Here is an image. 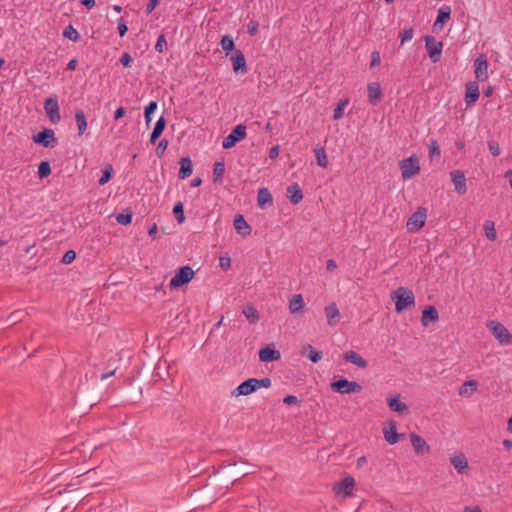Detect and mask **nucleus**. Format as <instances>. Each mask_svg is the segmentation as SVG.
<instances>
[{
  "label": "nucleus",
  "instance_id": "nucleus-34",
  "mask_svg": "<svg viewBox=\"0 0 512 512\" xmlns=\"http://www.w3.org/2000/svg\"><path fill=\"white\" fill-rule=\"evenodd\" d=\"M477 385L478 383L475 380H469L464 382L459 389V395L464 397L472 395L476 391Z\"/></svg>",
  "mask_w": 512,
  "mask_h": 512
},
{
  "label": "nucleus",
  "instance_id": "nucleus-1",
  "mask_svg": "<svg viewBox=\"0 0 512 512\" xmlns=\"http://www.w3.org/2000/svg\"><path fill=\"white\" fill-rule=\"evenodd\" d=\"M391 299L395 302V311L397 313H401L415 305L414 293L406 287H399L393 291Z\"/></svg>",
  "mask_w": 512,
  "mask_h": 512
},
{
  "label": "nucleus",
  "instance_id": "nucleus-47",
  "mask_svg": "<svg viewBox=\"0 0 512 512\" xmlns=\"http://www.w3.org/2000/svg\"><path fill=\"white\" fill-rule=\"evenodd\" d=\"M116 220L121 225H128L132 221V215L130 213H120L116 216Z\"/></svg>",
  "mask_w": 512,
  "mask_h": 512
},
{
  "label": "nucleus",
  "instance_id": "nucleus-63",
  "mask_svg": "<svg viewBox=\"0 0 512 512\" xmlns=\"http://www.w3.org/2000/svg\"><path fill=\"white\" fill-rule=\"evenodd\" d=\"M125 114V109L123 107H120L118 108L115 112H114V119L115 120H118L120 119L121 117H123Z\"/></svg>",
  "mask_w": 512,
  "mask_h": 512
},
{
  "label": "nucleus",
  "instance_id": "nucleus-36",
  "mask_svg": "<svg viewBox=\"0 0 512 512\" xmlns=\"http://www.w3.org/2000/svg\"><path fill=\"white\" fill-rule=\"evenodd\" d=\"M314 153L317 164L322 168H326L328 166V158L325 149L323 147L315 148Z\"/></svg>",
  "mask_w": 512,
  "mask_h": 512
},
{
  "label": "nucleus",
  "instance_id": "nucleus-9",
  "mask_svg": "<svg viewBox=\"0 0 512 512\" xmlns=\"http://www.w3.org/2000/svg\"><path fill=\"white\" fill-rule=\"evenodd\" d=\"M35 143L41 144L44 147H55L58 143L55 133L52 129L45 128L37 135L32 137Z\"/></svg>",
  "mask_w": 512,
  "mask_h": 512
},
{
  "label": "nucleus",
  "instance_id": "nucleus-12",
  "mask_svg": "<svg viewBox=\"0 0 512 512\" xmlns=\"http://www.w3.org/2000/svg\"><path fill=\"white\" fill-rule=\"evenodd\" d=\"M488 60L486 55L481 54L474 61V73L478 81H485L488 79Z\"/></svg>",
  "mask_w": 512,
  "mask_h": 512
},
{
  "label": "nucleus",
  "instance_id": "nucleus-6",
  "mask_svg": "<svg viewBox=\"0 0 512 512\" xmlns=\"http://www.w3.org/2000/svg\"><path fill=\"white\" fill-rule=\"evenodd\" d=\"M246 126L243 124L237 125L228 136H226L222 141V146L224 149H230L236 145L237 142L245 139Z\"/></svg>",
  "mask_w": 512,
  "mask_h": 512
},
{
  "label": "nucleus",
  "instance_id": "nucleus-28",
  "mask_svg": "<svg viewBox=\"0 0 512 512\" xmlns=\"http://www.w3.org/2000/svg\"><path fill=\"white\" fill-rule=\"evenodd\" d=\"M75 121L78 129V135L82 136L87 130V119L82 109H77L75 112Z\"/></svg>",
  "mask_w": 512,
  "mask_h": 512
},
{
  "label": "nucleus",
  "instance_id": "nucleus-24",
  "mask_svg": "<svg viewBox=\"0 0 512 512\" xmlns=\"http://www.w3.org/2000/svg\"><path fill=\"white\" fill-rule=\"evenodd\" d=\"M288 198L293 204H298L303 200V193L297 183H293L287 187Z\"/></svg>",
  "mask_w": 512,
  "mask_h": 512
},
{
  "label": "nucleus",
  "instance_id": "nucleus-41",
  "mask_svg": "<svg viewBox=\"0 0 512 512\" xmlns=\"http://www.w3.org/2000/svg\"><path fill=\"white\" fill-rule=\"evenodd\" d=\"M220 44L221 48L226 52V55H228L230 51L234 50V40L229 35H224Z\"/></svg>",
  "mask_w": 512,
  "mask_h": 512
},
{
  "label": "nucleus",
  "instance_id": "nucleus-4",
  "mask_svg": "<svg viewBox=\"0 0 512 512\" xmlns=\"http://www.w3.org/2000/svg\"><path fill=\"white\" fill-rule=\"evenodd\" d=\"M330 386L333 391L340 394L359 393L362 390V386L359 383L345 378L333 381Z\"/></svg>",
  "mask_w": 512,
  "mask_h": 512
},
{
  "label": "nucleus",
  "instance_id": "nucleus-32",
  "mask_svg": "<svg viewBox=\"0 0 512 512\" xmlns=\"http://www.w3.org/2000/svg\"><path fill=\"white\" fill-rule=\"evenodd\" d=\"M258 206L263 208L266 204H272V195L267 188H261L257 194Z\"/></svg>",
  "mask_w": 512,
  "mask_h": 512
},
{
  "label": "nucleus",
  "instance_id": "nucleus-13",
  "mask_svg": "<svg viewBox=\"0 0 512 512\" xmlns=\"http://www.w3.org/2000/svg\"><path fill=\"white\" fill-rule=\"evenodd\" d=\"M256 390H258L256 385V378H249L232 391V396H247Z\"/></svg>",
  "mask_w": 512,
  "mask_h": 512
},
{
  "label": "nucleus",
  "instance_id": "nucleus-35",
  "mask_svg": "<svg viewBox=\"0 0 512 512\" xmlns=\"http://www.w3.org/2000/svg\"><path fill=\"white\" fill-rule=\"evenodd\" d=\"M450 15L451 8L449 6H442L441 8H439L434 26L446 23L450 19Z\"/></svg>",
  "mask_w": 512,
  "mask_h": 512
},
{
  "label": "nucleus",
  "instance_id": "nucleus-2",
  "mask_svg": "<svg viewBox=\"0 0 512 512\" xmlns=\"http://www.w3.org/2000/svg\"><path fill=\"white\" fill-rule=\"evenodd\" d=\"M399 168L404 180L411 179L420 172L419 158L416 155H412L403 159L399 162Z\"/></svg>",
  "mask_w": 512,
  "mask_h": 512
},
{
  "label": "nucleus",
  "instance_id": "nucleus-25",
  "mask_svg": "<svg viewBox=\"0 0 512 512\" xmlns=\"http://www.w3.org/2000/svg\"><path fill=\"white\" fill-rule=\"evenodd\" d=\"M234 228L242 236H247L251 232V227L248 225L243 215H237L234 219Z\"/></svg>",
  "mask_w": 512,
  "mask_h": 512
},
{
  "label": "nucleus",
  "instance_id": "nucleus-33",
  "mask_svg": "<svg viewBox=\"0 0 512 512\" xmlns=\"http://www.w3.org/2000/svg\"><path fill=\"white\" fill-rule=\"evenodd\" d=\"M165 126H166V120L164 117H160L155 126H154V129L151 133V136H150V142L151 143H155L156 140L160 137V135L162 134V132L164 131L165 129Z\"/></svg>",
  "mask_w": 512,
  "mask_h": 512
},
{
  "label": "nucleus",
  "instance_id": "nucleus-52",
  "mask_svg": "<svg viewBox=\"0 0 512 512\" xmlns=\"http://www.w3.org/2000/svg\"><path fill=\"white\" fill-rule=\"evenodd\" d=\"M488 147L493 156H498L500 154V147L496 141H489Z\"/></svg>",
  "mask_w": 512,
  "mask_h": 512
},
{
  "label": "nucleus",
  "instance_id": "nucleus-30",
  "mask_svg": "<svg viewBox=\"0 0 512 512\" xmlns=\"http://www.w3.org/2000/svg\"><path fill=\"white\" fill-rule=\"evenodd\" d=\"M304 307V299L301 294H295L289 301V310L292 314L302 311Z\"/></svg>",
  "mask_w": 512,
  "mask_h": 512
},
{
  "label": "nucleus",
  "instance_id": "nucleus-50",
  "mask_svg": "<svg viewBox=\"0 0 512 512\" xmlns=\"http://www.w3.org/2000/svg\"><path fill=\"white\" fill-rule=\"evenodd\" d=\"M271 379L268 378V377H264L262 379H257L256 378V385H257V389L259 388H269L271 387Z\"/></svg>",
  "mask_w": 512,
  "mask_h": 512
},
{
  "label": "nucleus",
  "instance_id": "nucleus-48",
  "mask_svg": "<svg viewBox=\"0 0 512 512\" xmlns=\"http://www.w3.org/2000/svg\"><path fill=\"white\" fill-rule=\"evenodd\" d=\"M258 28H259V23L256 21V20H251L248 24H247V32L251 35V36H254L258 33Z\"/></svg>",
  "mask_w": 512,
  "mask_h": 512
},
{
  "label": "nucleus",
  "instance_id": "nucleus-10",
  "mask_svg": "<svg viewBox=\"0 0 512 512\" xmlns=\"http://www.w3.org/2000/svg\"><path fill=\"white\" fill-rule=\"evenodd\" d=\"M426 209L418 208L416 212H414L407 222V227L410 232H416L421 229L426 222Z\"/></svg>",
  "mask_w": 512,
  "mask_h": 512
},
{
  "label": "nucleus",
  "instance_id": "nucleus-44",
  "mask_svg": "<svg viewBox=\"0 0 512 512\" xmlns=\"http://www.w3.org/2000/svg\"><path fill=\"white\" fill-rule=\"evenodd\" d=\"M112 172H113L112 166L111 165H107L105 167V169L103 170V175L99 179L98 184L100 186H102V185H105L107 182H109L111 177H112Z\"/></svg>",
  "mask_w": 512,
  "mask_h": 512
},
{
  "label": "nucleus",
  "instance_id": "nucleus-21",
  "mask_svg": "<svg viewBox=\"0 0 512 512\" xmlns=\"http://www.w3.org/2000/svg\"><path fill=\"white\" fill-rule=\"evenodd\" d=\"M368 101L375 105L382 99V90L378 82H371L367 86Z\"/></svg>",
  "mask_w": 512,
  "mask_h": 512
},
{
  "label": "nucleus",
  "instance_id": "nucleus-22",
  "mask_svg": "<svg viewBox=\"0 0 512 512\" xmlns=\"http://www.w3.org/2000/svg\"><path fill=\"white\" fill-rule=\"evenodd\" d=\"M388 407L398 413V414H406L408 412V406L400 401V395L397 394L394 397H390L387 399Z\"/></svg>",
  "mask_w": 512,
  "mask_h": 512
},
{
  "label": "nucleus",
  "instance_id": "nucleus-15",
  "mask_svg": "<svg viewBox=\"0 0 512 512\" xmlns=\"http://www.w3.org/2000/svg\"><path fill=\"white\" fill-rule=\"evenodd\" d=\"M410 442L413 446V449L417 455L425 454L430 452V446L427 442L417 433H411L409 435Z\"/></svg>",
  "mask_w": 512,
  "mask_h": 512
},
{
  "label": "nucleus",
  "instance_id": "nucleus-18",
  "mask_svg": "<svg viewBox=\"0 0 512 512\" xmlns=\"http://www.w3.org/2000/svg\"><path fill=\"white\" fill-rule=\"evenodd\" d=\"M452 182L454 184L455 191L459 194L466 192V178L462 171L454 170L450 173Z\"/></svg>",
  "mask_w": 512,
  "mask_h": 512
},
{
  "label": "nucleus",
  "instance_id": "nucleus-3",
  "mask_svg": "<svg viewBox=\"0 0 512 512\" xmlns=\"http://www.w3.org/2000/svg\"><path fill=\"white\" fill-rule=\"evenodd\" d=\"M487 327L501 345L512 343V335L502 323L492 320L487 323Z\"/></svg>",
  "mask_w": 512,
  "mask_h": 512
},
{
  "label": "nucleus",
  "instance_id": "nucleus-56",
  "mask_svg": "<svg viewBox=\"0 0 512 512\" xmlns=\"http://www.w3.org/2000/svg\"><path fill=\"white\" fill-rule=\"evenodd\" d=\"M167 146H168V141L166 139L160 140V142L158 143L157 148H156V154L158 156L162 155L164 153V151L167 149Z\"/></svg>",
  "mask_w": 512,
  "mask_h": 512
},
{
  "label": "nucleus",
  "instance_id": "nucleus-64",
  "mask_svg": "<svg viewBox=\"0 0 512 512\" xmlns=\"http://www.w3.org/2000/svg\"><path fill=\"white\" fill-rule=\"evenodd\" d=\"M464 512H482L481 508L478 507V506H475V507H469V506H466L464 508Z\"/></svg>",
  "mask_w": 512,
  "mask_h": 512
},
{
  "label": "nucleus",
  "instance_id": "nucleus-29",
  "mask_svg": "<svg viewBox=\"0 0 512 512\" xmlns=\"http://www.w3.org/2000/svg\"><path fill=\"white\" fill-rule=\"evenodd\" d=\"M301 355L307 357L313 363H317L322 358V353L317 351L312 345H306L301 350Z\"/></svg>",
  "mask_w": 512,
  "mask_h": 512
},
{
  "label": "nucleus",
  "instance_id": "nucleus-42",
  "mask_svg": "<svg viewBox=\"0 0 512 512\" xmlns=\"http://www.w3.org/2000/svg\"><path fill=\"white\" fill-rule=\"evenodd\" d=\"M348 104V99L341 100L333 111V119L339 120L343 117L344 109Z\"/></svg>",
  "mask_w": 512,
  "mask_h": 512
},
{
  "label": "nucleus",
  "instance_id": "nucleus-51",
  "mask_svg": "<svg viewBox=\"0 0 512 512\" xmlns=\"http://www.w3.org/2000/svg\"><path fill=\"white\" fill-rule=\"evenodd\" d=\"M380 63H381L380 53L378 51H373L371 53L370 67L372 68V67L378 66Z\"/></svg>",
  "mask_w": 512,
  "mask_h": 512
},
{
  "label": "nucleus",
  "instance_id": "nucleus-26",
  "mask_svg": "<svg viewBox=\"0 0 512 512\" xmlns=\"http://www.w3.org/2000/svg\"><path fill=\"white\" fill-rule=\"evenodd\" d=\"M180 170H179V178L185 179L189 177L193 172L192 161L189 157H182L179 161Z\"/></svg>",
  "mask_w": 512,
  "mask_h": 512
},
{
  "label": "nucleus",
  "instance_id": "nucleus-19",
  "mask_svg": "<svg viewBox=\"0 0 512 512\" xmlns=\"http://www.w3.org/2000/svg\"><path fill=\"white\" fill-rule=\"evenodd\" d=\"M450 463L458 474H463L468 469V460L462 452L452 455L450 457Z\"/></svg>",
  "mask_w": 512,
  "mask_h": 512
},
{
  "label": "nucleus",
  "instance_id": "nucleus-61",
  "mask_svg": "<svg viewBox=\"0 0 512 512\" xmlns=\"http://www.w3.org/2000/svg\"><path fill=\"white\" fill-rule=\"evenodd\" d=\"M157 109V102L155 101H151L146 107H145V112L146 114H152L154 113V111Z\"/></svg>",
  "mask_w": 512,
  "mask_h": 512
},
{
  "label": "nucleus",
  "instance_id": "nucleus-54",
  "mask_svg": "<svg viewBox=\"0 0 512 512\" xmlns=\"http://www.w3.org/2000/svg\"><path fill=\"white\" fill-rule=\"evenodd\" d=\"M430 157L440 156V148L436 141H433L429 147Z\"/></svg>",
  "mask_w": 512,
  "mask_h": 512
},
{
  "label": "nucleus",
  "instance_id": "nucleus-8",
  "mask_svg": "<svg viewBox=\"0 0 512 512\" xmlns=\"http://www.w3.org/2000/svg\"><path fill=\"white\" fill-rule=\"evenodd\" d=\"M44 110L49 117L51 123L56 124L60 122L61 115L59 112V104L57 97H49L44 102Z\"/></svg>",
  "mask_w": 512,
  "mask_h": 512
},
{
  "label": "nucleus",
  "instance_id": "nucleus-14",
  "mask_svg": "<svg viewBox=\"0 0 512 512\" xmlns=\"http://www.w3.org/2000/svg\"><path fill=\"white\" fill-rule=\"evenodd\" d=\"M232 68L235 73H246L247 65L246 59L241 50H235L230 57Z\"/></svg>",
  "mask_w": 512,
  "mask_h": 512
},
{
  "label": "nucleus",
  "instance_id": "nucleus-62",
  "mask_svg": "<svg viewBox=\"0 0 512 512\" xmlns=\"http://www.w3.org/2000/svg\"><path fill=\"white\" fill-rule=\"evenodd\" d=\"M278 154H279V146H273L271 149H270V152H269V156L271 159H275L278 157Z\"/></svg>",
  "mask_w": 512,
  "mask_h": 512
},
{
  "label": "nucleus",
  "instance_id": "nucleus-45",
  "mask_svg": "<svg viewBox=\"0 0 512 512\" xmlns=\"http://www.w3.org/2000/svg\"><path fill=\"white\" fill-rule=\"evenodd\" d=\"M173 213L176 217V220L178 221V223H183L184 220H185V217H184V214H183V204L181 202H178L174 208H173Z\"/></svg>",
  "mask_w": 512,
  "mask_h": 512
},
{
  "label": "nucleus",
  "instance_id": "nucleus-49",
  "mask_svg": "<svg viewBox=\"0 0 512 512\" xmlns=\"http://www.w3.org/2000/svg\"><path fill=\"white\" fill-rule=\"evenodd\" d=\"M219 265L223 270H227L231 266V258L228 255H223L219 258Z\"/></svg>",
  "mask_w": 512,
  "mask_h": 512
},
{
  "label": "nucleus",
  "instance_id": "nucleus-59",
  "mask_svg": "<svg viewBox=\"0 0 512 512\" xmlns=\"http://www.w3.org/2000/svg\"><path fill=\"white\" fill-rule=\"evenodd\" d=\"M283 403L287 404V405L298 404L299 400L294 395H287V396L284 397Z\"/></svg>",
  "mask_w": 512,
  "mask_h": 512
},
{
  "label": "nucleus",
  "instance_id": "nucleus-58",
  "mask_svg": "<svg viewBox=\"0 0 512 512\" xmlns=\"http://www.w3.org/2000/svg\"><path fill=\"white\" fill-rule=\"evenodd\" d=\"M132 62V58L130 56L129 53H124L121 58H120V63L124 66V67H128Z\"/></svg>",
  "mask_w": 512,
  "mask_h": 512
},
{
  "label": "nucleus",
  "instance_id": "nucleus-53",
  "mask_svg": "<svg viewBox=\"0 0 512 512\" xmlns=\"http://www.w3.org/2000/svg\"><path fill=\"white\" fill-rule=\"evenodd\" d=\"M413 38V29L409 28L402 32L401 34V43H405L410 41Z\"/></svg>",
  "mask_w": 512,
  "mask_h": 512
},
{
  "label": "nucleus",
  "instance_id": "nucleus-20",
  "mask_svg": "<svg viewBox=\"0 0 512 512\" xmlns=\"http://www.w3.org/2000/svg\"><path fill=\"white\" fill-rule=\"evenodd\" d=\"M280 358V352L271 346H266L259 350V359L261 362L277 361Z\"/></svg>",
  "mask_w": 512,
  "mask_h": 512
},
{
  "label": "nucleus",
  "instance_id": "nucleus-43",
  "mask_svg": "<svg viewBox=\"0 0 512 512\" xmlns=\"http://www.w3.org/2000/svg\"><path fill=\"white\" fill-rule=\"evenodd\" d=\"M51 174V167L49 162L42 161L38 166V175L40 178H45Z\"/></svg>",
  "mask_w": 512,
  "mask_h": 512
},
{
  "label": "nucleus",
  "instance_id": "nucleus-27",
  "mask_svg": "<svg viewBox=\"0 0 512 512\" xmlns=\"http://www.w3.org/2000/svg\"><path fill=\"white\" fill-rule=\"evenodd\" d=\"M439 319V314L434 306H429L422 312L421 322L423 326H427L429 322H436Z\"/></svg>",
  "mask_w": 512,
  "mask_h": 512
},
{
  "label": "nucleus",
  "instance_id": "nucleus-11",
  "mask_svg": "<svg viewBox=\"0 0 512 512\" xmlns=\"http://www.w3.org/2000/svg\"><path fill=\"white\" fill-rule=\"evenodd\" d=\"M355 487V480L351 476L343 478L339 483L334 485V492L338 496L344 498L352 496V490Z\"/></svg>",
  "mask_w": 512,
  "mask_h": 512
},
{
  "label": "nucleus",
  "instance_id": "nucleus-46",
  "mask_svg": "<svg viewBox=\"0 0 512 512\" xmlns=\"http://www.w3.org/2000/svg\"><path fill=\"white\" fill-rule=\"evenodd\" d=\"M166 45H167L166 38L163 34H161L158 37L157 42L155 44V50L159 53H163L164 50L166 49Z\"/></svg>",
  "mask_w": 512,
  "mask_h": 512
},
{
  "label": "nucleus",
  "instance_id": "nucleus-7",
  "mask_svg": "<svg viewBox=\"0 0 512 512\" xmlns=\"http://www.w3.org/2000/svg\"><path fill=\"white\" fill-rule=\"evenodd\" d=\"M425 47L428 51L429 57L433 63L440 60L443 43L437 41L434 36L428 35L425 37Z\"/></svg>",
  "mask_w": 512,
  "mask_h": 512
},
{
  "label": "nucleus",
  "instance_id": "nucleus-31",
  "mask_svg": "<svg viewBox=\"0 0 512 512\" xmlns=\"http://www.w3.org/2000/svg\"><path fill=\"white\" fill-rule=\"evenodd\" d=\"M384 438L391 445L396 444L399 441V434L396 431L395 422H391L390 428L384 430Z\"/></svg>",
  "mask_w": 512,
  "mask_h": 512
},
{
  "label": "nucleus",
  "instance_id": "nucleus-39",
  "mask_svg": "<svg viewBox=\"0 0 512 512\" xmlns=\"http://www.w3.org/2000/svg\"><path fill=\"white\" fill-rule=\"evenodd\" d=\"M225 173V165L223 162H216L213 167V181L220 182Z\"/></svg>",
  "mask_w": 512,
  "mask_h": 512
},
{
  "label": "nucleus",
  "instance_id": "nucleus-38",
  "mask_svg": "<svg viewBox=\"0 0 512 512\" xmlns=\"http://www.w3.org/2000/svg\"><path fill=\"white\" fill-rule=\"evenodd\" d=\"M483 229L485 231L486 237L490 241H494L496 239V229L493 221L486 220L483 224Z\"/></svg>",
  "mask_w": 512,
  "mask_h": 512
},
{
  "label": "nucleus",
  "instance_id": "nucleus-60",
  "mask_svg": "<svg viewBox=\"0 0 512 512\" xmlns=\"http://www.w3.org/2000/svg\"><path fill=\"white\" fill-rule=\"evenodd\" d=\"M160 0H149L146 6V13L150 14L159 4Z\"/></svg>",
  "mask_w": 512,
  "mask_h": 512
},
{
  "label": "nucleus",
  "instance_id": "nucleus-57",
  "mask_svg": "<svg viewBox=\"0 0 512 512\" xmlns=\"http://www.w3.org/2000/svg\"><path fill=\"white\" fill-rule=\"evenodd\" d=\"M117 29H118V32H119L121 37H123L126 34V32H127V25H126L125 21L123 20V18H120L118 20V27H117Z\"/></svg>",
  "mask_w": 512,
  "mask_h": 512
},
{
  "label": "nucleus",
  "instance_id": "nucleus-23",
  "mask_svg": "<svg viewBox=\"0 0 512 512\" xmlns=\"http://www.w3.org/2000/svg\"><path fill=\"white\" fill-rule=\"evenodd\" d=\"M343 359L346 362L352 363L359 368H366L368 366L367 361L359 353L355 351H348L344 353Z\"/></svg>",
  "mask_w": 512,
  "mask_h": 512
},
{
  "label": "nucleus",
  "instance_id": "nucleus-37",
  "mask_svg": "<svg viewBox=\"0 0 512 512\" xmlns=\"http://www.w3.org/2000/svg\"><path fill=\"white\" fill-rule=\"evenodd\" d=\"M242 312L250 323H256L259 320V313L254 306L248 305L243 308Z\"/></svg>",
  "mask_w": 512,
  "mask_h": 512
},
{
  "label": "nucleus",
  "instance_id": "nucleus-40",
  "mask_svg": "<svg viewBox=\"0 0 512 512\" xmlns=\"http://www.w3.org/2000/svg\"><path fill=\"white\" fill-rule=\"evenodd\" d=\"M63 36L73 42H77L80 37L78 31L71 24L65 27Z\"/></svg>",
  "mask_w": 512,
  "mask_h": 512
},
{
  "label": "nucleus",
  "instance_id": "nucleus-55",
  "mask_svg": "<svg viewBox=\"0 0 512 512\" xmlns=\"http://www.w3.org/2000/svg\"><path fill=\"white\" fill-rule=\"evenodd\" d=\"M75 257H76L75 251L69 250L64 254V256L62 258V262L65 264H69L75 259Z\"/></svg>",
  "mask_w": 512,
  "mask_h": 512
},
{
  "label": "nucleus",
  "instance_id": "nucleus-16",
  "mask_svg": "<svg viewBox=\"0 0 512 512\" xmlns=\"http://www.w3.org/2000/svg\"><path fill=\"white\" fill-rule=\"evenodd\" d=\"M465 103L469 107L479 98V85L477 81H470L465 86Z\"/></svg>",
  "mask_w": 512,
  "mask_h": 512
},
{
  "label": "nucleus",
  "instance_id": "nucleus-17",
  "mask_svg": "<svg viewBox=\"0 0 512 512\" xmlns=\"http://www.w3.org/2000/svg\"><path fill=\"white\" fill-rule=\"evenodd\" d=\"M324 313L327 319V324L329 326L336 325L340 320V311L336 305V303L332 302L325 306Z\"/></svg>",
  "mask_w": 512,
  "mask_h": 512
},
{
  "label": "nucleus",
  "instance_id": "nucleus-5",
  "mask_svg": "<svg viewBox=\"0 0 512 512\" xmlns=\"http://www.w3.org/2000/svg\"><path fill=\"white\" fill-rule=\"evenodd\" d=\"M194 277V271L190 266H182L171 278L169 286L171 288H178L189 283Z\"/></svg>",
  "mask_w": 512,
  "mask_h": 512
}]
</instances>
